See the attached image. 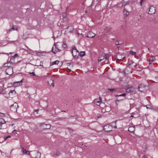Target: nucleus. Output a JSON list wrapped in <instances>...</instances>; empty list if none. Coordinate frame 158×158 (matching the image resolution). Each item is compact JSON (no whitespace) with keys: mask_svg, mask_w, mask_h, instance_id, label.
Wrapping results in <instances>:
<instances>
[{"mask_svg":"<svg viewBox=\"0 0 158 158\" xmlns=\"http://www.w3.org/2000/svg\"><path fill=\"white\" fill-rule=\"evenodd\" d=\"M122 99H121V100H116L115 101V103H116V104L117 105V102H118L120 101H122Z\"/></svg>","mask_w":158,"mask_h":158,"instance_id":"72a5a7b5","label":"nucleus"},{"mask_svg":"<svg viewBox=\"0 0 158 158\" xmlns=\"http://www.w3.org/2000/svg\"><path fill=\"white\" fill-rule=\"evenodd\" d=\"M40 127L44 130L48 129H50L51 126L50 124H46L43 123H40Z\"/></svg>","mask_w":158,"mask_h":158,"instance_id":"f03ea898","label":"nucleus"},{"mask_svg":"<svg viewBox=\"0 0 158 158\" xmlns=\"http://www.w3.org/2000/svg\"><path fill=\"white\" fill-rule=\"evenodd\" d=\"M23 79L20 81H17L14 82L13 84L14 86H17L21 85L23 82Z\"/></svg>","mask_w":158,"mask_h":158,"instance_id":"9d476101","label":"nucleus"},{"mask_svg":"<svg viewBox=\"0 0 158 158\" xmlns=\"http://www.w3.org/2000/svg\"><path fill=\"white\" fill-rule=\"evenodd\" d=\"M59 62V61L58 60H56L54 61L51 62L50 63V66H52L54 64H58Z\"/></svg>","mask_w":158,"mask_h":158,"instance_id":"6ab92c4d","label":"nucleus"},{"mask_svg":"<svg viewBox=\"0 0 158 158\" xmlns=\"http://www.w3.org/2000/svg\"><path fill=\"white\" fill-rule=\"evenodd\" d=\"M73 130H70V132H73Z\"/></svg>","mask_w":158,"mask_h":158,"instance_id":"6e6d98bb","label":"nucleus"},{"mask_svg":"<svg viewBox=\"0 0 158 158\" xmlns=\"http://www.w3.org/2000/svg\"><path fill=\"white\" fill-rule=\"evenodd\" d=\"M104 130H105L106 129V128H104Z\"/></svg>","mask_w":158,"mask_h":158,"instance_id":"774afa93","label":"nucleus"},{"mask_svg":"<svg viewBox=\"0 0 158 158\" xmlns=\"http://www.w3.org/2000/svg\"><path fill=\"white\" fill-rule=\"evenodd\" d=\"M62 47L64 49L65 48L67 47L66 44L65 42H63V43Z\"/></svg>","mask_w":158,"mask_h":158,"instance_id":"cd10ccee","label":"nucleus"},{"mask_svg":"<svg viewBox=\"0 0 158 158\" xmlns=\"http://www.w3.org/2000/svg\"><path fill=\"white\" fill-rule=\"evenodd\" d=\"M66 14L65 13H64L63 14L62 16L63 17V20H65L66 19Z\"/></svg>","mask_w":158,"mask_h":158,"instance_id":"c85d7f7f","label":"nucleus"},{"mask_svg":"<svg viewBox=\"0 0 158 158\" xmlns=\"http://www.w3.org/2000/svg\"><path fill=\"white\" fill-rule=\"evenodd\" d=\"M6 123V121H5L4 119L1 118H0V123L1 124H3Z\"/></svg>","mask_w":158,"mask_h":158,"instance_id":"5701e85b","label":"nucleus"},{"mask_svg":"<svg viewBox=\"0 0 158 158\" xmlns=\"http://www.w3.org/2000/svg\"><path fill=\"white\" fill-rule=\"evenodd\" d=\"M14 125V124H12V126H13V125Z\"/></svg>","mask_w":158,"mask_h":158,"instance_id":"69168bd1","label":"nucleus"},{"mask_svg":"<svg viewBox=\"0 0 158 158\" xmlns=\"http://www.w3.org/2000/svg\"><path fill=\"white\" fill-rule=\"evenodd\" d=\"M11 63L10 62L6 63L2 66L3 67H10Z\"/></svg>","mask_w":158,"mask_h":158,"instance_id":"4468645a","label":"nucleus"},{"mask_svg":"<svg viewBox=\"0 0 158 158\" xmlns=\"http://www.w3.org/2000/svg\"><path fill=\"white\" fill-rule=\"evenodd\" d=\"M16 131V130H14V131H13V132H14V131Z\"/></svg>","mask_w":158,"mask_h":158,"instance_id":"052dcab7","label":"nucleus"},{"mask_svg":"<svg viewBox=\"0 0 158 158\" xmlns=\"http://www.w3.org/2000/svg\"><path fill=\"white\" fill-rule=\"evenodd\" d=\"M116 57H117V60L120 61H122L125 58L124 55L123 54H121L120 53L117 54Z\"/></svg>","mask_w":158,"mask_h":158,"instance_id":"0eeeda50","label":"nucleus"},{"mask_svg":"<svg viewBox=\"0 0 158 158\" xmlns=\"http://www.w3.org/2000/svg\"><path fill=\"white\" fill-rule=\"evenodd\" d=\"M146 86H145L143 84H140L139 85L138 89L141 92H144L145 90V88Z\"/></svg>","mask_w":158,"mask_h":158,"instance_id":"6e6552de","label":"nucleus"},{"mask_svg":"<svg viewBox=\"0 0 158 158\" xmlns=\"http://www.w3.org/2000/svg\"><path fill=\"white\" fill-rule=\"evenodd\" d=\"M10 136H8L6 138L5 137V140H6L7 139H8V138H10Z\"/></svg>","mask_w":158,"mask_h":158,"instance_id":"a19ab883","label":"nucleus"},{"mask_svg":"<svg viewBox=\"0 0 158 158\" xmlns=\"http://www.w3.org/2000/svg\"><path fill=\"white\" fill-rule=\"evenodd\" d=\"M134 91V89L132 87H130L126 89V92L128 93H133Z\"/></svg>","mask_w":158,"mask_h":158,"instance_id":"f8f14e48","label":"nucleus"},{"mask_svg":"<svg viewBox=\"0 0 158 158\" xmlns=\"http://www.w3.org/2000/svg\"><path fill=\"white\" fill-rule=\"evenodd\" d=\"M48 82L49 85L52 86L53 87L54 86L53 81L52 80H49V81H48Z\"/></svg>","mask_w":158,"mask_h":158,"instance_id":"f3484780","label":"nucleus"},{"mask_svg":"<svg viewBox=\"0 0 158 158\" xmlns=\"http://www.w3.org/2000/svg\"><path fill=\"white\" fill-rule=\"evenodd\" d=\"M126 93H124L123 94H122L119 95V96H123L125 97L126 96Z\"/></svg>","mask_w":158,"mask_h":158,"instance_id":"473e14b6","label":"nucleus"},{"mask_svg":"<svg viewBox=\"0 0 158 158\" xmlns=\"http://www.w3.org/2000/svg\"><path fill=\"white\" fill-rule=\"evenodd\" d=\"M156 12L155 7L152 6H151L149 8L148 14L152 15L155 14Z\"/></svg>","mask_w":158,"mask_h":158,"instance_id":"20e7f679","label":"nucleus"},{"mask_svg":"<svg viewBox=\"0 0 158 158\" xmlns=\"http://www.w3.org/2000/svg\"><path fill=\"white\" fill-rule=\"evenodd\" d=\"M143 0H141V1L140 2V5L141 6H142V2L143 1Z\"/></svg>","mask_w":158,"mask_h":158,"instance_id":"37998d69","label":"nucleus"},{"mask_svg":"<svg viewBox=\"0 0 158 158\" xmlns=\"http://www.w3.org/2000/svg\"><path fill=\"white\" fill-rule=\"evenodd\" d=\"M18 55L17 54H16L14 56H15V57H17L18 56Z\"/></svg>","mask_w":158,"mask_h":158,"instance_id":"a18cd8bd","label":"nucleus"},{"mask_svg":"<svg viewBox=\"0 0 158 158\" xmlns=\"http://www.w3.org/2000/svg\"><path fill=\"white\" fill-rule=\"evenodd\" d=\"M72 53L73 56L75 58H77L79 55V53L78 51L75 47H74L72 50Z\"/></svg>","mask_w":158,"mask_h":158,"instance_id":"f257e3e1","label":"nucleus"},{"mask_svg":"<svg viewBox=\"0 0 158 158\" xmlns=\"http://www.w3.org/2000/svg\"><path fill=\"white\" fill-rule=\"evenodd\" d=\"M86 2H84V4L85 5V4H86Z\"/></svg>","mask_w":158,"mask_h":158,"instance_id":"603ef678","label":"nucleus"},{"mask_svg":"<svg viewBox=\"0 0 158 158\" xmlns=\"http://www.w3.org/2000/svg\"><path fill=\"white\" fill-rule=\"evenodd\" d=\"M123 14L125 16H127L129 15V13L126 9H124L123 11Z\"/></svg>","mask_w":158,"mask_h":158,"instance_id":"2eb2a0df","label":"nucleus"},{"mask_svg":"<svg viewBox=\"0 0 158 158\" xmlns=\"http://www.w3.org/2000/svg\"><path fill=\"white\" fill-rule=\"evenodd\" d=\"M22 151L25 154H27L28 155H29L30 154L29 152L26 151L25 149H24L22 147Z\"/></svg>","mask_w":158,"mask_h":158,"instance_id":"a211bd4d","label":"nucleus"},{"mask_svg":"<svg viewBox=\"0 0 158 158\" xmlns=\"http://www.w3.org/2000/svg\"><path fill=\"white\" fill-rule=\"evenodd\" d=\"M153 109L154 110H156V111H157V110H158V109Z\"/></svg>","mask_w":158,"mask_h":158,"instance_id":"8fccbe9b","label":"nucleus"},{"mask_svg":"<svg viewBox=\"0 0 158 158\" xmlns=\"http://www.w3.org/2000/svg\"><path fill=\"white\" fill-rule=\"evenodd\" d=\"M69 28H70L71 29H73V27H68L67 28V29H69Z\"/></svg>","mask_w":158,"mask_h":158,"instance_id":"ea45409f","label":"nucleus"},{"mask_svg":"<svg viewBox=\"0 0 158 158\" xmlns=\"http://www.w3.org/2000/svg\"><path fill=\"white\" fill-rule=\"evenodd\" d=\"M118 45H116L117 46V47L118 48H119L120 47L119 46H118Z\"/></svg>","mask_w":158,"mask_h":158,"instance_id":"864d4df0","label":"nucleus"},{"mask_svg":"<svg viewBox=\"0 0 158 158\" xmlns=\"http://www.w3.org/2000/svg\"><path fill=\"white\" fill-rule=\"evenodd\" d=\"M118 96H119V95H116V97H118Z\"/></svg>","mask_w":158,"mask_h":158,"instance_id":"bf43d9fd","label":"nucleus"},{"mask_svg":"<svg viewBox=\"0 0 158 158\" xmlns=\"http://www.w3.org/2000/svg\"><path fill=\"white\" fill-rule=\"evenodd\" d=\"M60 152L58 151H57L56 153V155L57 156H59V155H60Z\"/></svg>","mask_w":158,"mask_h":158,"instance_id":"f704fd0d","label":"nucleus"},{"mask_svg":"<svg viewBox=\"0 0 158 158\" xmlns=\"http://www.w3.org/2000/svg\"><path fill=\"white\" fill-rule=\"evenodd\" d=\"M108 90L109 91L111 92V91H113L114 90H115V89H114V88H112V89H109Z\"/></svg>","mask_w":158,"mask_h":158,"instance_id":"c9c22d12","label":"nucleus"},{"mask_svg":"<svg viewBox=\"0 0 158 158\" xmlns=\"http://www.w3.org/2000/svg\"><path fill=\"white\" fill-rule=\"evenodd\" d=\"M131 63H130V64H128V66H130V65H131Z\"/></svg>","mask_w":158,"mask_h":158,"instance_id":"13d9d810","label":"nucleus"},{"mask_svg":"<svg viewBox=\"0 0 158 158\" xmlns=\"http://www.w3.org/2000/svg\"><path fill=\"white\" fill-rule=\"evenodd\" d=\"M5 116V114L4 113H2L0 112V117H4Z\"/></svg>","mask_w":158,"mask_h":158,"instance_id":"7c9ffc66","label":"nucleus"},{"mask_svg":"<svg viewBox=\"0 0 158 158\" xmlns=\"http://www.w3.org/2000/svg\"><path fill=\"white\" fill-rule=\"evenodd\" d=\"M29 73H30V74H32V75L33 76H35V73L34 72H32V73L29 72Z\"/></svg>","mask_w":158,"mask_h":158,"instance_id":"4c0bfd02","label":"nucleus"},{"mask_svg":"<svg viewBox=\"0 0 158 158\" xmlns=\"http://www.w3.org/2000/svg\"><path fill=\"white\" fill-rule=\"evenodd\" d=\"M147 109H148V108L149 109V108H150L149 107L147 106Z\"/></svg>","mask_w":158,"mask_h":158,"instance_id":"5fc2aeb1","label":"nucleus"},{"mask_svg":"<svg viewBox=\"0 0 158 158\" xmlns=\"http://www.w3.org/2000/svg\"><path fill=\"white\" fill-rule=\"evenodd\" d=\"M15 56H12L10 60V63L12 64L14 63H15Z\"/></svg>","mask_w":158,"mask_h":158,"instance_id":"a878e982","label":"nucleus"},{"mask_svg":"<svg viewBox=\"0 0 158 158\" xmlns=\"http://www.w3.org/2000/svg\"><path fill=\"white\" fill-rule=\"evenodd\" d=\"M43 64V63L42 62H40V66H43V65H42V64Z\"/></svg>","mask_w":158,"mask_h":158,"instance_id":"c03bdc74","label":"nucleus"},{"mask_svg":"<svg viewBox=\"0 0 158 158\" xmlns=\"http://www.w3.org/2000/svg\"><path fill=\"white\" fill-rule=\"evenodd\" d=\"M137 66V64H136V65H135L134 67H136Z\"/></svg>","mask_w":158,"mask_h":158,"instance_id":"680f3d73","label":"nucleus"},{"mask_svg":"<svg viewBox=\"0 0 158 158\" xmlns=\"http://www.w3.org/2000/svg\"><path fill=\"white\" fill-rule=\"evenodd\" d=\"M134 117V116L133 115H131V116H130V117L131 118V117Z\"/></svg>","mask_w":158,"mask_h":158,"instance_id":"09e8293b","label":"nucleus"},{"mask_svg":"<svg viewBox=\"0 0 158 158\" xmlns=\"http://www.w3.org/2000/svg\"><path fill=\"white\" fill-rule=\"evenodd\" d=\"M14 91H15L14 90H11L10 91V92L9 94H10V93H12Z\"/></svg>","mask_w":158,"mask_h":158,"instance_id":"79ce46f5","label":"nucleus"},{"mask_svg":"<svg viewBox=\"0 0 158 158\" xmlns=\"http://www.w3.org/2000/svg\"><path fill=\"white\" fill-rule=\"evenodd\" d=\"M67 65L68 66H70L72 65V67H73L72 63L71 62L67 63Z\"/></svg>","mask_w":158,"mask_h":158,"instance_id":"2f4dec72","label":"nucleus"},{"mask_svg":"<svg viewBox=\"0 0 158 158\" xmlns=\"http://www.w3.org/2000/svg\"><path fill=\"white\" fill-rule=\"evenodd\" d=\"M110 55L109 54H106L105 55V59L106 60H108L109 58Z\"/></svg>","mask_w":158,"mask_h":158,"instance_id":"393cba45","label":"nucleus"},{"mask_svg":"<svg viewBox=\"0 0 158 158\" xmlns=\"http://www.w3.org/2000/svg\"><path fill=\"white\" fill-rule=\"evenodd\" d=\"M85 55V52H81L79 53V55L80 56L82 57Z\"/></svg>","mask_w":158,"mask_h":158,"instance_id":"bb28decb","label":"nucleus"},{"mask_svg":"<svg viewBox=\"0 0 158 158\" xmlns=\"http://www.w3.org/2000/svg\"><path fill=\"white\" fill-rule=\"evenodd\" d=\"M142 158H147V156L146 155H144L142 156Z\"/></svg>","mask_w":158,"mask_h":158,"instance_id":"58836bf2","label":"nucleus"},{"mask_svg":"<svg viewBox=\"0 0 158 158\" xmlns=\"http://www.w3.org/2000/svg\"><path fill=\"white\" fill-rule=\"evenodd\" d=\"M111 30V28L110 27H106L105 29V30L107 32H108Z\"/></svg>","mask_w":158,"mask_h":158,"instance_id":"4be33fe9","label":"nucleus"},{"mask_svg":"<svg viewBox=\"0 0 158 158\" xmlns=\"http://www.w3.org/2000/svg\"><path fill=\"white\" fill-rule=\"evenodd\" d=\"M123 72H124V73H125V72H124V71H123Z\"/></svg>","mask_w":158,"mask_h":158,"instance_id":"338daca9","label":"nucleus"},{"mask_svg":"<svg viewBox=\"0 0 158 158\" xmlns=\"http://www.w3.org/2000/svg\"><path fill=\"white\" fill-rule=\"evenodd\" d=\"M41 155V153L40 152H38L36 153V156L34 158H40Z\"/></svg>","mask_w":158,"mask_h":158,"instance_id":"b1692460","label":"nucleus"},{"mask_svg":"<svg viewBox=\"0 0 158 158\" xmlns=\"http://www.w3.org/2000/svg\"><path fill=\"white\" fill-rule=\"evenodd\" d=\"M39 111V110L37 109V110H35V112H38Z\"/></svg>","mask_w":158,"mask_h":158,"instance_id":"49530a36","label":"nucleus"},{"mask_svg":"<svg viewBox=\"0 0 158 158\" xmlns=\"http://www.w3.org/2000/svg\"><path fill=\"white\" fill-rule=\"evenodd\" d=\"M105 59V56L103 54H102L100 55L98 59V61L99 62H101L102 61L104 60Z\"/></svg>","mask_w":158,"mask_h":158,"instance_id":"ddd939ff","label":"nucleus"},{"mask_svg":"<svg viewBox=\"0 0 158 158\" xmlns=\"http://www.w3.org/2000/svg\"><path fill=\"white\" fill-rule=\"evenodd\" d=\"M18 107V104L15 102L13 105H11L10 109L11 110L14 112H16L17 110V108Z\"/></svg>","mask_w":158,"mask_h":158,"instance_id":"7ed1b4c3","label":"nucleus"},{"mask_svg":"<svg viewBox=\"0 0 158 158\" xmlns=\"http://www.w3.org/2000/svg\"><path fill=\"white\" fill-rule=\"evenodd\" d=\"M101 116V115H100V114H98V118H100V117Z\"/></svg>","mask_w":158,"mask_h":158,"instance_id":"de8ad7c7","label":"nucleus"},{"mask_svg":"<svg viewBox=\"0 0 158 158\" xmlns=\"http://www.w3.org/2000/svg\"><path fill=\"white\" fill-rule=\"evenodd\" d=\"M2 124H0V129H1V127H2V125H1Z\"/></svg>","mask_w":158,"mask_h":158,"instance_id":"3c124183","label":"nucleus"},{"mask_svg":"<svg viewBox=\"0 0 158 158\" xmlns=\"http://www.w3.org/2000/svg\"><path fill=\"white\" fill-rule=\"evenodd\" d=\"M156 78H157V79H158V75H157L156 77Z\"/></svg>","mask_w":158,"mask_h":158,"instance_id":"4d7b16f0","label":"nucleus"},{"mask_svg":"<svg viewBox=\"0 0 158 158\" xmlns=\"http://www.w3.org/2000/svg\"><path fill=\"white\" fill-rule=\"evenodd\" d=\"M99 100H98V99H96L94 100V103L98 106L100 105L101 102V98L100 97H99Z\"/></svg>","mask_w":158,"mask_h":158,"instance_id":"9b49d317","label":"nucleus"},{"mask_svg":"<svg viewBox=\"0 0 158 158\" xmlns=\"http://www.w3.org/2000/svg\"><path fill=\"white\" fill-rule=\"evenodd\" d=\"M128 131L131 132H133L135 130V127H129Z\"/></svg>","mask_w":158,"mask_h":158,"instance_id":"dca6fc26","label":"nucleus"},{"mask_svg":"<svg viewBox=\"0 0 158 158\" xmlns=\"http://www.w3.org/2000/svg\"><path fill=\"white\" fill-rule=\"evenodd\" d=\"M155 60V57L154 56H153L152 57V58H150L149 60V64H151L154 61V60Z\"/></svg>","mask_w":158,"mask_h":158,"instance_id":"aec40b11","label":"nucleus"},{"mask_svg":"<svg viewBox=\"0 0 158 158\" xmlns=\"http://www.w3.org/2000/svg\"><path fill=\"white\" fill-rule=\"evenodd\" d=\"M85 13H87V10H85Z\"/></svg>","mask_w":158,"mask_h":158,"instance_id":"e2e57ef3","label":"nucleus"},{"mask_svg":"<svg viewBox=\"0 0 158 158\" xmlns=\"http://www.w3.org/2000/svg\"><path fill=\"white\" fill-rule=\"evenodd\" d=\"M130 53L132 55H135L136 54V52H134L132 51H131L130 52Z\"/></svg>","mask_w":158,"mask_h":158,"instance_id":"c756f323","label":"nucleus"},{"mask_svg":"<svg viewBox=\"0 0 158 158\" xmlns=\"http://www.w3.org/2000/svg\"><path fill=\"white\" fill-rule=\"evenodd\" d=\"M115 44L116 45H119L122 44V43L119 44V43L118 42V41H117L116 42H115Z\"/></svg>","mask_w":158,"mask_h":158,"instance_id":"e433bc0d","label":"nucleus"},{"mask_svg":"<svg viewBox=\"0 0 158 158\" xmlns=\"http://www.w3.org/2000/svg\"><path fill=\"white\" fill-rule=\"evenodd\" d=\"M6 73L9 75H11L13 73V69L12 67L8 68L6 70Z\"/></svg>","mask_w":158,"mask_h":158,"instance_id":"39448f33","label":"nucleus"},{"mask_svg":"<svg viewBox=\"0 0 158 158\" xmlns=\"http://www.w3.org/2000/svg\"><path fill=\"white\" fill-rule=\"evenodd\" d=\"M52 50V52L55 54L58 52L60 51V49H59L57 48V45H56L55 44H54Z\"/></svg>","mask_w":158,"mask_h":158,"instance_id":"423d86ee","label":"nucleus"},{"mask_svg":"<svg viewBox=\"0 0 158 158\" xmlns=\"http://www.w3.org/2000/svg\"><path fill=\"white\" fill-rule=\"evenodd\" d=\"M108 127V126H105V127Z\"/></svg>","mask_w":158,"mask_h":158,"instance_id":"0e129e2a","label":"nucleus"},{"mask_svg":"<svg viewBox=\"0 0 158 158\" xmlns=\"http://www.w3.org/2000/svg\"><path fill=\"white\" fill-rule=\"evenodd\" d=\"M95 34L91 31H89L87 35H85V37L90 38H92L95 36Z\"/></svg>","mask_w":158,"mask_h":158,"instance_id":"1a4fd4ad","label":"nucleus"},{"mask_svg":"<svg viewBox=\"0 0 158 158\" xmlns=\"http://www.w3.org/2000/svg\"><path fill=\"white\" fill-rule=\"evenodd\" d=\"M18 27H17L16 25H13L12 28L10 30V31H14V30H17Z\"/></svg>","mask_w":158,"mask_h":158,"instance_id":"412c9836","label":"nucleus"}]
</instances>
